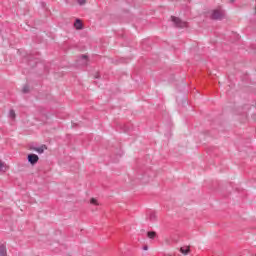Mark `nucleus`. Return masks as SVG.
<instances>
[{"mask_svg":"<svg viewBox=\"0 0 256 256\" xmlns=\"http://www.w3.org/2000/svg\"><path fill=\"white\" fill-rule=\"evenodd\" d=\"M171 19L177 27H180V29L187 27V22L181 21V19H179L177 17H173V16L171 17Z\"/></svg>","mask_w":256,"mask_h":256,"instance_id":"f257e3e1","label":"nucleus"},{"mask_svg":"<svg viewBox=\"0 0 256 256\" xmlns=\"http://www.w3.org/2000/svg\"><path fill=\"white\" fill-rule=\"evenodd\" d=\"M223 10L221 9H215L212 11L211 17L212 19H223Z\"/></svg>","mask_w":256,"mask_h":256,"instance_id":"f03ea898","label":"nucleus"},{"mask_svg":"<svg viewBox=\"0 0 256 256\" xmlns=\"http://www.w3.org/2000/svg\"><path fill=\"white\" fill-rule=\"evenodd\" d=\"M28 161L31 165H36L39 162V156L37 154H29Z\"/></svg>","mask_w":256,"mask_h":256,"instance_id":"7ed1b4c3","label":"nucleus"},{"mask_svg":"<svg viewBox=\"0 0 256 256\" xmlns=\"http://www.w3.org/2000/svg\"><path fill=\"white\" fill-rule=\"evenodd\" d=\"M74 28L76 31H81L84 29L83 20L77 18L74 22Z\"/></svg>","mask_w":256,"mask_h":256,"instance_id":"20e7f679","label":"nucleus"},{"mask_svg":"<svg viewBox=\"0 0 256 256\" xmlns=\"http://www.w3.org/2000/svg\"><path fill=\"white\" fill-rule=\"evenodd\" d=\"M180 252L182 253V255H189V253L191 252V248L189 246H183L180 248Z\"/></svg>","mask_w":256,"mask_h":256,"instance_id":"39448f33","label":"nucleus"},{"mask_svg":"<svg viewBox=\"0 0 256 256\" xmlns=\"http://www.w3.org/2000/svg\"><path fill=\"white\" fill-rule=\"evenodd\" d=\"M33 150H34V151H36V153L41 154V153H44V152H45V150H47V146L42 145L41 147L34 148Z\"/></svg>","mask_w":256,"mask_h":256,"instance_id":"423d86ee","label":"nucleus"},{"mask_svg":"<svg viewBox=\"0 0 256 256\" xmlns=\"http://www.w3.org/2000/svg\"><path fill=\"white\" fill-rule=\"evenodd\" d=\"M0 256H7V247L5 245H0Z\"/></svg>","mask_w":256,"mask_h":256,"instance_id":"0eeeda50","label":"nucleus"},{"mask_svg":"<svg viewBox=\"0 0 256 256\" xmlns=\"http://www.w3.org/2000/svg\"><path fill=\"white\" fill-rule=\"evenodd\" d=\"M9 169V167L7 166V164H5V162H0V171L2 173H5V171H7Z\"/></svg>","mask_w":256,"mask_h":256,"instance_id":"6e6552de","label":"nucleus"},{"mask_svg":"<svg viewBox=\"0 0 256 256\" xmlns=\"http://www.w3.org/2000/svg\"><path fill=\"white\" fill-rule=\"evenodd\" d=\"M147 235H148L149 239H155V237H157V233L153 232V231L152 232H148Z\"/></svg>","mask_w":256,"mask_h":256,"instance_id":"1a4fd4ad","label":"nucleus"},{"mask_svg":"<svg viewBox=\"0 0 256 256\" xmlns=\"http://www.w3.org/2000/svg\"><path fill=\"white\" fill-rule=\"evenodd\" d=\"M15 110H10V112H9V117H10V119H15Z\"/></svg>","mask_w":256,"mask_h":256,"instance_id":"9d476101","label":"nucleus"},{"mask_svg":"<svg viewBox=\"0 0 256 256\" xmlns=\"http://www.w3.org/2000/svg\"><path fill=\"white\" fill-rule=\"evenodd\" d=\"M90 203H91L92 205H99V203L97 202V199H95V198H92V199L90 200Z\"/></svg>","mask_w":256,"mask_h":256,"instance_id":"9b49d317","label":"nucleus"},{"mask_svg":"<svg viewBox=\"0 0 256 256\" xmlns=\"http://www.w3.org/2000/svg\"><path fill=\"white\" fill-rule=\"evenodd\" d=\"M87 3V0H78L79 5H85Z\"/></svg>","mask_w":256,"mask_h":256,"instance_id":"f8f14e48","label":"nucleus"},{"mask_svg":"<svg viewBox=\"0 0 256 256\" xmlns=\"http://www.w3.org/2000/svg\"><path fill=\"white\" fill-rule=\"evenodd\" d=\"M252 113H255V115H256V108L252 109ZM252 119H254L256 121V117L255 116H252Z\"/></svg>","mask_w":256,"mask_h":256,"instance_id":"ddd939ff","label":"nucleus"},{"mask_svg":"<svg viewBox=\"0 0 256 256\" xmlns=\"http://www.w3.org/2000/svg\"><path fill=\"white\" fill-rule=\"evenodd\" d=\"M82 59H85V60H87V56H82Z\"/></svg>","mask_w":256,"mask_h":256,"instance_id":"4468645a","label":"nucleus"}]
</instances>
